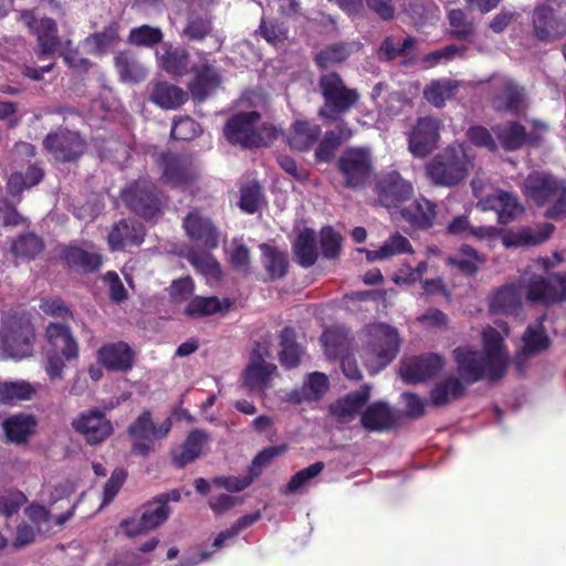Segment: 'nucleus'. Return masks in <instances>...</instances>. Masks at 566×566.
<instances>
[{
    "label": "nucleus",
    "instance_id": "39",
    "mask_svg": "<svg viewBox=\"0 0 566 566\" xmlns=\"http://www.w3.org/2000/svg\"><path fill=\"white\" fill-rule=\"evenodd\" d=\"M465 392L464 381L457 376H449L439 381L431 390L432 405L440 407L460 398Z\"/></svg>",
    "mask_w": 566,
    "mask_h": 566
},
{
    "label": "nucleus",
    "instance_id": "33",
    "mask_svg": "<svg viewBox=\"0 0 566 566\" xmlns=\"http://www.w3.org/2000/svg\"><path fill=\"white\" fill-rule=\"evenodd\" d=\"M115 66L123 82L137 83L147 75L145 64L130 51L118 53L115 56Z\"/></svg>",
    "mask_w": 566,
    "mask_h": 566
},
{
    "label": "nucleus",
    "instance_id": "4",
    "mask_svg": "<svg viewBox=\"0 0 566 566\" xmlns=\"http://www.w3.org/2000/svg\"><path fill=\"white\" fill-rule=\"evenodd\" d=\"M260 114L255 111L232 116L224 127V136L231 144L244 148L265 147L275 138V129L271 126H256Z\"/></svg>",
    "mask_w": 566,
    "mask_h": 566
},
{
    "label": "nucleus",
    "instance_id": "7",
    "mask_svg": "<svg viewBox=\"0 0 566 566\" xmlns=\"http://www.w3.org/2000/svg\"><path fill=\"white\" fill-rule=\"evenodd\" d=\"M0 338L7 355L21 359L32 353L34 329L28 318L4 314L1 319Z\"/></svg>",
    "mask_w": 566,
    "mask_h": 566
},
{
    "label": "nucleus",
    "instance_id": "50",
    "mask_svg": "<svg viewBox=\"0 0 566 566\" xmlns=\"http://www.w3.org/2000/svg\"><path fill=\"white\" fill-rule=\"evenodd\" d=\"M352 136L350 129L339 126L337 129L327 132L316 149V158L319 161H329L337 147Z\"/></svg>",
    "mask_w": 566,
    "mask_h": 566
},
{
    "label": "nucleus",
    "instance_id": "26",
    "mask_svg": "<svg viewBox=\"0 0 566 566\" xmlns=\"http://www.w3.org/2000/svg\"><path fill=\"white\" fill-rule=\"evenodd\" d=\"M549 345L551 340L544 332L541 323L535 326H528L523 334V347L516 354L514 360L517 370L523 373L528 358L546 350Z\"/></svg>",
    "mask_w": 566,
    "mask_h": 566
},
{
    "label": "nucleus",
    "instance_id": "8",
    "mask_svg": "<svg viewBox=\"0 0 566 566\" xmlns=\"http://www.w3.org/2000/svg\"><path fill=\"white\" fill-rule=\"evenodd\" d=\"M319 88L325 99V106L319 111V116L327 119L335 120L338 114L347 112L358 99V93L346 87L336 73L321 76Z\"/></svg>",
    "mask_w": 566,
    "mask_h": 566
},
{
    "label": "nucleus",
    "instance_id": "37",
    "mask_svg": "<svg viewBox=\"0 0 566 566\" xmlns=\"http://www.w3.org/2000/svg\"><path fill=\"white\" fill-rule=\"evenodd\" d=\"M187 99V93L168 82H158L154 85L150 101L166 109H175L181 106Z\"/></svg>",
    "mask_w": 566,
    "mask_h": 566
},
{
    "label": "nucleus",
    "instance_id": "17",
    "mask_svg": "<svg viewBox=\"0 0 566 566\" xmlns=\"http://www.w3.org/2000/svg\"><path fill=\"white\" fill-rule=\"evenodd\" d=\"M492 106L500 112L520 113L525 106L524 88L512 78L494 76L492 80Z\"/></svg>",
    "mask_w": 566,
    "mask_h": 566
},
{
    "label": "nucleus",
    "instance_id": "34",
    "mask_svg": "<svg viewBox=\"0 0 566 566\" xmlns=\"http://www.w3.org/2000/svg\"><path fill=\"white\" fill-rule=\"evenodd\" d=\"M208 441V434L200 430L191 431L185 443L174 450L172 459L177 467L184 468L188 463L195 461L202 451L203 446Z\"/></svg>",
    "mask_w": 566,
    "mask_h": 566
},
{
    "label": "nucleus",
    "instance_id": "62",
    "mask_svg": "<svg viewBox=\"0 0 566 566\" xmlns=\"http://www.w3.org/2000/svg\"><path fill=\"white\" fill-rule=\"evenodd\" d=\"M324 469L323 462H315L310 467L298 471L296 474L292 476L289 484L286 485V492L295 493L297 492L307 481L317 476Z\"/></svg>",
    "mask_w": 566,
    "mask_h": 566
},
{
    "label": "nucleus",
    "instance_id": "10",
    "mask_svg": "<svg viewBox=\"0 0 566 566\" xmlns=\"http://www.w3.org/2000/svg\"><path fill=\"white\" fill-rule=\"evenodd\" d=\"M171 429L170 418L156 424L149 411H144L129 427L128 434L133 441V452L146 457L155 449L156 441L165 438Z\"/></svg>",
    "mask_w": 566,
    "mask_h": 566
},
{
    "label": "nucleus",
    "instance_id": "11",
    "mask_svg": "<svg viewBox=\"0 0 566 566\" xmlns=\"http://www.w3.org/2000/svg\"><path fill=\"white\" fill-rule=\"evenodd\" d=\"M269 357L270 345L266 342L258 343L242 375L243 385L248 390L262 394L270 386L276 366L266 361Z\"/></svg>",
    "mask_w": 566,
    "mask_h": 566
},
{
    "label": "nucleus",
    "instance_id": "43",
    "mask_svg": "<svg viewBox=\"0 0 566 566\" xmlns=\"http://www.w3.org/2000/svg\"><path fill=\"white\" fill-rule=\"evenodd\" d=\"M35 421L32 416L15 415L3 422V429L8 439L15 443H22L33 433Z\"/></svg>",
    "mask_w": 566,
    "mask_h": 566
},
{
    "label": "nucleus",
    "instance_id": "36",
    "mask_svg": "<svg viewBox=\"0 0 566 566\" xmlns=\"http://www.w3.org/2000/svg\"><path fill=\"white\" fill-rule=\"evenodd\" d=\"M461 86V82L452 78H439L431 81L424 88L426 99L434 107H443L447 101L455 96Z\"/></svg>",
    "mask_w": 566,
    "mask_h": 566
},
{
    "label": "nucleus",
    "instance_id": "56",
    "mask_svg": "<svg viewBox=\"0 0 566 566\" xmlns=\"http://www.w3.org/2000/svg\"><path fill=\"white\" fill-rule=\"evenodd\" d=\"M43 244L39 237L32 233L21 235L13 244L12 251L18 256L34 258L42 251Z\"/></svg>",
    "mask_w": 566,
    "mask_h": 566
},
{
    "label": "nucleus",
    "instance_id": "30",
    "mask_svg": "<svg viewBox=\"0 0 566 566\" xmlns=\"http://www.w3.org/2000/svg\"><path fill=\"white\" fill-rule=\"evenodd\" d=\"M360 421L368 431H386L396 424L397 416L388 403L379 401L366 408Z\"/></svg>",
    "mask_w": 566,
    "mask_h": 566
},
{
    "label": "nucleus",
    "instance_id": "12",
    "mask_svg": "<svg viewBox=\"0 0 566 566\" xmlns=\"http://www.w3.org/2000/svg\"><path fill=\"white\" fill-rule=\"evenodd\" d=\"M170 515V507L155 499L144 504L138 515L123 520L119 524L127 537L144 535L164 524Z\"/></svg>",
    "mask_w": 566,
    "mask_h": 566
},
{
    "label": "nucleus",
    "instance_id": "3",
    "mask_svg": "<svg viewBox=\"0 0 566 566\" xmlns=\"http://www.w3.org/2000/svg\"><path fill=\"white\" fill-rule=\"evenodd\" d=\"M45 371L51 379H61L65 361L78 357V345L71 329L64 323H50L45 328Z\"/></svg>",
    "mask_w": 566,
    "mask_h": 566
},
{
    "label": "nucleus",
    "instance_id": "28",
    "mask_svg": "<svg viewBox=\"0 0 566 566\" xmlns=\"http://www.w3.org/2000/svg\"><path fill=\"white\" fill-rule=\"evenodd\" d=\"M99 363L109 370H128L134 364V352L124 342L104 345L97 352Z\"/></svg>",
    "mask_w": 566,
    "mask_h": 566
},
{
    "label": "nucleus",
    "instance_id": "21",
    "mask_svg": "<svg viewBox=\"0 0 566 566\" xmlns=\"http://www.w3.org/2000/svg\"><path fill=\"white\" fill-rule=\"evenodd\" d=\"M161 179L170 186H180L195 179L197 171L193 160L189 156L178 154H164L160 157Z\"/></svg>",
    "mask_w": 566,
    "mask_h": 566
},
{
    "label": "nucleus",
    "instance_id": "1",
    "mask_svg": "<svg viewBox=\"0 0 566 566\" xmlns=\"http://www.w3.org/2000/svg\"><path fill=\"white\" fill-rule=\"evenodd\" d=\"M503 331L486 326L481 333L482 350L470 345L459 346L452 350L459 378L464 382L474 384L482 379L494 382L503 378L510 364V354L504 339L509 334L505 324Z\"/></svg>",
    "mask_w": 566,
    "mask_h": 566
},
{
    "label": "nucleus",
    "instance_id": "40",
    "mask_svg": "<svg viewBox=\"0 0 566 566\" xmlns=\"http://www.w3.org/2000/svg\"><path fill=\"white\" fill-rule=\"evenodd\" d=\"M293 251L300 265L312 266L318 256L315 232L310 229L303 230L294 241Z\"/></svg>",
    "mask_w": 566,
    "mask_h": 566
},
{
    "label": "nucleus",
    "instance_id": "57",
    "mask_svg": "<svg viewBox=\"0 0 566 566\" xmlns=\"http://www.w3.org/2000/svg\"><path fill=\"white\" fill-rule=\"evenodd\" d=\"M449 23L452 34L464 39L472 34L474 31L473 22L468 18L465 12L461 9H452L448 13Z\"/></svg>",
    "mask_w": 566,
    "mask_h": 566
},
{
    "label": "nucleus",
    "instance_id": "51",
    "mask_svg": "<svg viewBox=\"0 0 566 566\" xmlns=\"http://www.w3.org/2000/svg\"><path fill=\"white\" fill-rule=\"evenodd\" d=\"M494 132L502 146L507 150H515L520 148L524 144L526 137L525 128L514 122L496 126Z\"/></svg>",
    "mask_w": 566,
    "mask_h": 566
},
{
    "label": "nucleus",
    "instance_id": "58",
    "mask_svg": "<svg viewBox=\"0 0 566 566\" xmlns=\"http://www.w3.org/2000/svg\"><path fill=\"white\" fill-rule=\"evenodd\" d=\"M187 260L192 266H195L200 273L217 277L220 274L219 263L208 253H198L190 251L187 254Z\"/></svg>",
    "mask_w": 566,
    "mask_h": 566
},
{
    "label": "nucleus",
    "instance_id": "47",
    "mask_svg": "<svg viewBox=\"0 0 566 566\" xmlns=\"http://www.w3.org/2000/svg\"><path fill=\"white\" fill-rule=\"evenodd\" d=\"M260 250L262 252V264L270 279L283 277L287 269L286 254L266 243L261 244Z\"/></svg>",
    "mask_w": 566,
    "mask_h": 566
},
{
    "label": "nucleus",
    "instance_id": "25",
    "mask_svg": "<svg viewBox=\"0 0 566 566\" xmlns=\"http://www.w3.org/2000/svg\"><path fill=\"white\" fill-rule=\"evenodd\" d=\"M478 207L483 211L494 210L497 213L499 222L503 224L511 222L523 210L517 198L505 191H496L482 198L478 202Z\"/></svg>",
    "mask_w": 566,
    "mask_h": 566
},
{
    "label": "nucleus",
    "instance_id": "60",
    "mask_svg": "<svg viewBox=\"0 0 566 566\" xmlns=\"http://www.w3.org/2000/svg\"><path fill=\"white\" fill-rule=\"evenodd\" d=\"M261 200V187L256 182H249L241 188L240 208L253 213L258 210Z\"/></svg>",
    "mask_w": 566,
    "mask_h": 566
},
{
    "label": "nucleus",
    "instance_id": "31",
    "mask_svg": "<svg viewBox=\"0 0 566 566\" xmlns=\"http://www.w3.org/2000/svg\"><path fill=\"white\" fill-rule=\"evenodd\" d=\"M369 387L365 386L360 390L348 394L331 407V412L344 423L349 422L354 417L360 413L361 409L369 399Z\"/></svg>",
    "mask_w": 566,
    "mask_h": 566
},
{
    "label": "nucleus",
    "instance_id": "6",
    "mask_svg": "<svg viewBox=\"0 0 566 566\" xmlns=\"http://www.w3.org/2000/svg\"><path fill=\"white\" fill-rule=\"evenodd\" d=\"M399 348L398 333L386 324L371 326L363 352L366 367L371 374L385 368L397 355Z\"/></svg>",
    "mask_w": 566,
    "mask_h": 566
},
{
    "label": "nucleus",
    "instance_id": "2",
    "mask_svg": "<svg viewBox=\"0 0 566 566\" xmlns=\"http://www.w3.org/2000/svg\"><path fill=\"white\" fill-rule=\"evenodd\" d=\"M524 195L537 206L552 205L546 211L548 218L566 216V185L544 171H534L523 185Z\"/></svg>",
    "mask_w": 566,
    "mask_h": 566
},
{
    "label": "nucleus",
    "instance_id": "41",
    "mask_svg": "<svg viewBox=\"0 0 566 566\" xmlns=\"http://www.w3.org/2000/svg\"><path fill=\"white\" fill-rule=\"evenodd\" d=\"M434 208L431 201L421 198L402 209L401 216L415 227L429 228L436 217Z\"/></svg>",
    "mask_w": 566,
    "mask_h": 566
},
{
    "label": "nucleus",
    "instance_id": "13",
    "mask_svg": "<svg viewBox=\"0 0 566 566\" xmlns=\"http://www.w3.org/2000/svg\"><path fill=\"white\" fill-rule=\"evenodd\" d=\"M123 199L132 211L145 219H154L160 212V200L155 185L140 179L123 191Z\"/></svg>",
    "mask_w": 566,
    "mask_h": 566
},
{
    "label": "nucleus",
    "instance_id": "53",
    "mask_svg": "<svg viewBox=\"0 0 566 566\" xmlns=\"http://www.w3.org/2000/svg\"><path fill=\"white\" fill-rule=\"evenodd\" d=\"M222 311V304L216 296L193 297L187 305L185 313L191 317L212 315Z\"/></svg>",
    "mask_w": 566,
    "mask_h": 566
},
{
    "label": "nucleus",
    "instance_id": "44",
    "mask_svg": "<svg viewBox=\"0 0 566 566\" xmlns=\"http://www.w3.org/2000/svg\"><path fill=\"white\" fill-rule=\"evenodd\" d=\"M160 66L169 74L181 76L189 71V53L178 46H168L159 56Z\"/></svg>",
    "mask_w": 566,
    "mask_h": 566
},
{
    "label": "nucleus",
    "instance_id": "42",
    "mask_svg": "<svg viewBox=\"0 0 566 566\" xmlns=\"http://www.w3.org/2000/svg\"><path fill=\"white\" fill-rule=\"evenodd\" d=\"M281 350L279 353L282 366L286 368H295L303 356V349L295 340V332L285 327L280 335Z\"/></svg>",
    "mask_w": 566,
    "mask_h": 566
},
{
    "label": "nucleus",
    "instance_id": "59",
    "mask_svg": "<svg viewBox=\"0 0 566 566\" xmlns=\"http://www.w3.org/2000/svg\"><path fill=\"white\" fill-rule=\"evenodd\" d=\"M350 54V51L345 44H335L321 51L316 56V62L319 67L326 69L335 63L345 61Z\"/></svg>",
    "mask_w": 566,
    "mask_h": 566
},
{
    "label": "nucleus",
    "instance_id": "61",
    "mask_svg": "<svg viewBox=\"0 0 566 566\" xmlns=\"http://www.w3.org/2000/svg\"><path fill=\"white\" fill-rule=\"evenodd\" d=\"M261 517L259 512L240 517L230 528L221 532L213 542L214 547H221L226 539L232 538L241 531L255 523Z\"/></svg>",
    "mask_w": 566,
    "mask_h": 566
},
{
    "label": "nucleus",
    "instance_id": "54",
    "mask_svg": "<svg viewBox=\"0 0 566 566\" xmlns=\"http://www.w3.org/2000/svg\"><path fill=\"white\" fill-rule=\"evenodd\" d=\"M27 502V496L15 489L0 490V514L10 517Z\"/></svg>",
    "mask_w": 566,
    "mask_h": 566
},
{
    "label": "nucleus",
    "instance_id": "32",
    "mask_svg": "<svg viewBox=\"0 0 566 566\" xmlns=\"http://www.w3.org/2000/svg\"><path fill=\"white\" fill-rule=\"evenodd\" d=\"M553 230L554 227L549 223L537 228H520L507 232L503 241L506 247L536 245L547 240Z\"/></svg>",
    "mask_w": 566,
    "mask_h": 566
},
{
    "label": "nucleus",
    "instance_id": "16",
    "mask_svg": "<svg viewBox=\"0 0 566 566\" xmlns=\"http://www.w3.org/2000/svg\"><path fill=\"white\" fill-rule=\"evenodd\" d=\"M442 123L440 119L427 116L419 118L409 134V150L416 157H426L436 147L440 137Z\"/></svg>",
    "mask_w": 566,
    "mask_h": 566
},
{
    "label": "nucleus",
    "instance_id": "27",
    "mask_svg": "<svg viewBox=\"0 0 566 566\" xmlns=\"http://www.w3.org/2000/svg\"><path fill=\"white\" fill-rule=\"evenodd\" d=\"M195 76L189 85L192 98L197 102L205 101L221 84V75L216 67L203 61L200 65L192 69Z\"/></svg>",
    "mask_w": 566,
    "mask_h": 566
},
{
    "label": "nucleus",
    "instance_id": "63",
    "mask_svg": "<svg viewBox=\"0 0 566 566\" xmlns=\"http://www.w3.org/2000/svg\"><path fill=\"white\" fill-rule=\"evenodd\" d=\"M161 31L149 25L135 28L129 33V41L137 45H154L161 41Z\"/></svg>",
    "mask_w": 566,
    "mask_h": 566
},
{
    "label": "nucleus",
    "instance_id": "45",
    "mask_svg": "<svg viewBox=\"0 0 566 566\" xmlns=\"http://www.w3.org/2000/svg\"><path fill=\"white\" fill-rule=\"evenodd\" d=\"M447 261L461 273L473 275L476 273L480 265L485 262V259L475 249L464 244L454 255L448 258Z\"/></svg>",
    "mask_w": 566,
    "mask_h": 566
},
{
    "label": "nucleus",
    "instance_id": "20",
    "mask_svg": "<svg viewBox=\"0 0 566 566\" xmlns=\"http://www.w3.org/2000/svg\"><path fill=\"white\" fill-rule=\"evenodd\" d=\"M378 201L392 207L411 198L413 188L399 172L391 170L381 175L377 182Z\"/></svg>",
    "mask_w": 566,
    "mask_h": 566
},
{
    "label": "nucleus",
    "instance_id": "9",
    "mask_svg": "<svg viewBox=\"0 0 566 566\" xmlns=\"http://www.w3.org/2000/svg\"><path fill=\"white\" fill-rule=\"evenodd\" d=\"M526 291V297L545 305L566 301V274H553L549 277L525 273L520 281Z\"/></svg>",
    "mask_w": 566,
    "mask_h": 566
},
{
    "label": "nucleus",
    "instance_id": "49",
    "mask_svg": "<svg viewBox=\"0 0 566 566\" xmlns=\"http://www.w3.org/2000/svg\"><path fill=\"white\" fill-rule=\"evenodd\" d=\"M35 394V388L28 381H6L0 384V402L14 405L22 400H30Z\"/></svg>",
    "mask_w": 566,
    "mask_h": 566
},
{
    "label": "nucleus",
    "instance_id": "5",
    "mask_svg": "<svg viewBox=\"0 0 566 566\" xmlns=\"http://www.w3.org/2000/svg\"><path fill=\"white\" fill-rule=\"evenodd\" d=\"M471 167L468 149L459 145L437 155L428 165L427 172L434 184L452 187L467 177Z\"/></svg>",
    "mask_w": 566,
    "mask_h": 566
},
{
    "label": "nucleus",
    "instance_id": "55",
    "mask_svg": "<svg viewBox=\"0 0 566 566\" xmlns=\"http://www.w3.org/2000/svg\"><path fill=\"white\" fill-rule=\"evenodd\" d=\"M415 40L412 38L403 39L402 43H396L394 38H386L379 48V57L381 60L390 61L401 55L409 54L410 49L413 46Z\"/></svg>",
    "mask_w": 566,
    "mask_h": 566
},
{
    "label": "nucleus",
    "instance_id": "22",
    "mask_svg": "<svg viewBox=\"0 0 566 566\" xmlns=\"http://www.w3.org/2000/svg\"><path fill=\"white\" fill-rule=\"evenodd\" d=\"M188 238L198 245L214 249L219 244V232L211 220L193 210L184 218Z\"/></svg>",
    "mask_w": 566,
    "mask_h": 566
},
{
    "label": "nucleus",
    "instance_id": "23",
    "mask_svg": "<svg viewBox=\"0 0 566 566\" xmlns=\"http://www.w3.org/2000/svg\"><path fill=\"white\" fill-rule=\"evenodd\" d=\"M23 19L29 28L34 29L36 34L39 59L43 60L45 56H53L63 44V41L57 35L56 22L51 18H42L36 21L31 14H24Z\"/></svg>",
    "mask_w": 566,
    "mask_h": 566
},
{
    "label": "nucleus",
    "instance_id": "19",
    "mask_svg": "<svg viewBox=\"0 0 566 566\" xmlns=\"http://www.w3.org/2000/svg\"><path fill=\"white\" fill-rule=\"evenodd\" d=\"M531 20L533 35L539 41L553 42L566 34V20L545 4H539L533 10Z\"/></svg>",
    "mask_w": 566,
    "mask_h": 566
},
{
    "label": "nucleus",
    "instance_id": "46",
    "mask_svg": "<svg viewBox=\"0 0 566 566\" xmlns=\"http://www.w3.org/2000/svg\"><path fill=\"white\" fill-rule=\"evenodd\" d=\"M65 260L72 268L85 272L97 270L102 264V256L96 251H88L78 247H70L65 250Z\"/></svg>",
    "mask_w": 566,
    "mask_h": 566
},
{
    "label": "nucleus",
    "instance_id": "52",
    "mask_svg": "<svg viewBox=\"0 0 566 566\" xmlns=\"http://www.w3.org/2000/svg\"><path fill=\"white\" fill-rule=\"evenodd\" d=\"M521 303V295L514 285L500 289L493 296L490 307L493 313H509Z\"/></svg>",
    "mask_w": 566,
    "mask_h": 566
},
{
    "label": "nucleus",
    "instance_id": "38",
    "mask_svg": "<svg viewBox=\"0 0 566 566\" xmlns=\"http://www.w3.org/2000/svg\"><path fill=\"white\" fill-rule=\"evenodd\" d=\"M321 339L329 359H339L349 354L350 338L346 329L342 327L328 328Z\"/></svg>",
    "mask_w": 566,
    "mask_h": 566
},
{
    "label": "nucleus",
    "instance_id": "14",
    "mask_svg": "<svg viewBox=\"0 0 566 566\" xmlns=\"http://www.w3.org/2000/svg\"><path fill=\"white\" fill-rule=\"evenodd\" d=\"M337 167L345 179L344 186L352 189L363 187L373 171L370 156L363 149L345 150L337 161Z\"/></svg>",
    "mask_w": 566,
    "mask_h": 566
},
{
    "label": "nucleus",
    "instance_id": "18",
    "mask_svg": "<svg viewBox=\"0 0 566 566\" xmlns=\"http://www.w3.org/2000/svg\"><path fill=\"white\" fill-rule=\"evenodd\" d=\"M44 148L60 161H73L83 155L86 145L82 137L70 130L49 134L43 140Z\"/></svg>",
    "mask_w": 566,
    "mask_h": 566
},
{
    "label": "nucleus",
    "instance_id": "24",
    "mask_svg": "<svg viewBox=\"0 0 566 566\" xmlns=\"http://www.w3.org/2000/svg\"><path fill=\"white\" fill-rule=\"evenodd\" d=\"M444 366V358L438 354L413 357L400 369L406 382H419L436 376Z\"/></svg>",
    "mask_w": 566,
    "mask_h": 566
},
{
    "label": "nucleus",
    "instance_id": "29",
    "mask_svg": "<svg viewBox=\"0 0 566 566\" xmlns=\"http://www.w3.org/2000/svg\"><path fill=\"white\" fill-rule=\"evenodd\" d=\"M144 237L145 230L140 223L120 220L113 226L108 234V244L112 250L137 247L144 241Z\"/></svg>",
    "mask_w": 566,
    "mask_h": 566
},
{
    "label": "nucleus",
    "instance_id": "35",
    "mask_svg": "<svg viewBox=\"0 0 566 566\" xmlns=\"http://www.w3.org/2000/svg\"><path fill=\"white\" fill-rule=\"evenodd\" d=\"M321 128L318 125L301 119L292 125L287 140L291 148L305 151L317 142Z\"/></svg>",
    "mask_w": 566,
    "mask_h": 566
},
{
    "label": "nucleus",
    "instance_id": "15",
    "mask_svg": "<svg viewBox=\"0 0 566 566\" xmlns=\"http://www.w3.org/2000/svg\"><path fill=\"white\" fill-rule=\"evenodd\" d=\"M71 424L88 444L102 443L114 431L111 420L97 408L87 409L78 413Z\"/></svg>",
    "mask_w": 566,
    "mask_h": 566
},
{
    "label": "nucleus",
    "instance_id": "48",
    "mask_svg": "<svg viewBox=\"0 0 566 566\" xmlns=\"http://www.w3.org/2000/svg\"><path fill=\"white\" fill-rule=\"evenodd\" d=\"M403 253H412L411 244L407 238L395 233L390 235L378 250L369 251L368 260H387Z\"/></svg>",
    "mask_w": 566,
    "mask_h": 566
},
{
    "label": "nucleus",
    "instance_id": "64",
    "mask_svg": "<svg viewBox=\"0 0 566 566\" xmlns=\"http://www.w3.org/2000/svg\"><path fill=\"white\" fill-rule=\"evenodd\" d=\"M118 40V31L116 25H109L103 31L94 33L86 38L87 45L93 46L96 51L101 52L115 41Z\"/></svg>",
    "mask_w": 566,
    "mask_h": 566
}]
</instances>
